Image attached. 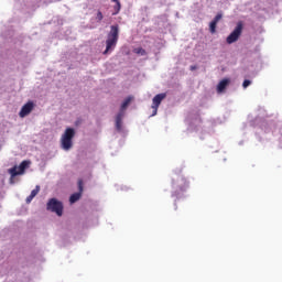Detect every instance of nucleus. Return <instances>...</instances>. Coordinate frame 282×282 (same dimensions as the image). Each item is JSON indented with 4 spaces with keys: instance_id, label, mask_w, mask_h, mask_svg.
Masks as SVG:
<instances>
[{
    "instance_id": "obj_1",
    "label": "nucleus",
    "mask_w": 282,
    "mask_h": 282,
    "mask_svg": "<svg viewBox=\"0 0 282 282\" xmlns=\"http://www.w3.org/2000/svg\"><path fill=\"white\" fill-rule=\"evenodd\" d=\"M120 34V29L118 25H111L110 32L108 33V37L106 40V50L104 51V54H109L116 45H118V39Z\"/></svg>"
},
{
    "instance_id": "obj_2",
    "label": "nucleus",
    "mask_w": 282,
    "mask_h": 282,
    "mask_svg": "<svg viewBox=\"0 0 282 282\" xmlns=\"http://www.w3.org/2000/svg\"><path fill=\"white\" fill-rule=\"evenodd\" d=\"M74 135H76V131L73 128H67L65 130L64 134L61 138V144L64 151H69V149L74 147V142L72 141L74 140Z\"/></svg>"
},
{
    "instance_id": "obj_3",
    "label": "nucleus",
    "mask_w": 282,
    "mask_h": 282,
    "mask_svg": "<svg viewBox=\"0 0 282 282\" xmlns=\"http://www.w3.org/2000/svg\"><path fill=\"white\" fill-rule=\"evenodd\" d=\"M46 209L55 213L57 217H63V203L56 198H51L47 202Z\"/></svg>"
},
{
    "instance_id": "obj_4",
    "label": "nucleus",
    "mask_w": 282,
    "mask_h": 282,
    "mask_svg": "<svg viewBox=\"0 0 282 282\" xmlns=\"http://www.w3.org/2000/svg\"><path fill=\"white\" fill-rule=\"evenodd\" d=\"M241 32H243V22H238L235 30L227 37L228 45H232V43H237L239 41V36H241Z\"/></svg>"
},
{
    "instance_id": "obj_5",
    "label": "nucleus",
    "mask_w": 282,
    "mask_h": 282,
    "mask_svg": "<svg viewBox=\"0 0 282 282\" xmlns=\"http://www.w3.org/2000/svg\"><path fill=\"white\" fill-rule=\"evenodd\" d=\"M30 166V161H22L19 166L14 165L13 167L8 170V173L11 175V180L17 177V175H23L25 173V169Z\"/></svg>"
},
{
    "instance_id": "obj_6",
    "label": "nucleus",
    "mask_w": 282,
    "mask_h": 282,
    "mask_svg": "<svg viewBox=\"0 0 282 282\" xmlns=\"http://www.w3.org/2000/svg\"><path fill=\"white\" fill-rule=\"evenodd\" d=\"M166 98V93L158 94L152 99V116H158V109L160 108V105H162V100Z\"/></svg>"
},
{
    "instance_id": "obj_7",
    "label": "nucleus",
    "mask_w": 282,
    "mask_h": 282,
    "mask_svg": "<svg viewBox=\"0 0 282 282\" xmlns=\"http://www.w3.org/2000/svg\"><path fill=\"white\" fill-rule=\"evenodd\" d=\"M31 111H34V101H28L24 106H22L19 116L21 118H25L30 116Z\"/></svg>"
},
{
    "instance_id": "obj_8",
    "label": "nucleus",
    "mask_w": 282,
    "mask_h": 282,
    "mask_svg": "<svg viewBox=\"0 0 282 282\" xmlns=\"http://www.w3.org/2000/svg\"><path fill=\"white\" fill-rule=\"evenodd\" d=\"M223 17L224 14L217 13L214 20L209 23V32L212 34H215V32H217V24L219 23V21H221Z\"/></svg>"
},
{
    "instance_id": "obj_9",
    "label": "nucleus",
    "mask_w": 282,
    "mask_h": 282,
    "mask_svg": "<svg viewBox=\"0 0 282 282\" xmlns=\"http://www.w3.org/2000/svg\"><path fill=\"white\" fill-rule=\"evenodd\" d=\"M78 188H79V193H74L73 195H70L69 197V202L72 204H76V202H78V199H80L82 195H83V180L78 181Z\"/></svg>"
},
{
    "instance_id": "obj_10",
    "label": "nucleus",
    "mask_w": 282,
    "mask_h": 282,
    "mask_svg": "<svg viewBox=\"0 0 282 282\" xmlns=\"http://www.w3.org/2000/svg\"><path fill=\"white\" fill-rule=\"evenodd\" d=\"M229 85H230V79L229 78H224L217 85V93L218 94H224V91H226V87H228Z\"/></svg>"
},
{
    "instance_id": "obj_11",
    "label": "nucleus",
    "mask_w": 282,
    "mask_h": 282,
    "mask_svg": "<svg viewBox=\"0 0 282 282\" xmlns=\"http://www.w3.org/2000/svg\"><path fill=\"white\" fill-rule=\"evenodd\" d=\"M122 118H124V112H119L116 117L117 131H122Z\"/></svg>"
},
{
    "instance_id": "obj_12",
    "label": "nucleus",
    "mask_w": 282,
    "mask_h": 282,
    "mask_svg": "<svg viewBox=\"0 0 282 282\" xmlns=\"http://www.w3.org/2000/svg\"><path fill=\"white\" fill-rule=\"evenodd\" d=\"M115 6L113 8V12H112V17H116V14H120V10H122V4H120V0H111Z\"/></svg>"
},
{
    "instance_id": "obj_13",
    "label": "nucleus",
    "mask_w": 282,
    "mask_h": 282,
    "mask_svg": "<svg viewBox=\"0 0 282 282\" xmlns=\"http://www.w3.org/2000/svg\"><path fill=\"white\" fill-rule=\"evenodd\" d=\"M131 100H133L132 96L127 97L123 102L121 104V110L120 112L124 113V110L127 109V107H129V105H131Z\"/></svg>"
},
{
    "instance_id": "obj_14",
    "label": "nucleus",
    "mask_w": 282,
    "mask_h": 282,
    "mask_svg": "<svg viewBox=\"0 0 282 282\" xmlns=\"http://www.w3.org/2000/svg\"><path fill=\"white\" fill-rule=\"evenodd\" d=\"M134 54H139L140 56H147V50L142 48V47H137L133 50Z\"/></svg>"
},
{
    "instance_id": "obj_15",
    "label": "nucleus",
    "mask_w": 282,
    "mask_h": 282,
    "mask_svg": "<svg viewBox=\"0 0 282 282\" xmlns=\"http://www.w3.org/2000/svg\"><path fill=\"white\" fill-rule=\"evenodd\" d=\"M41 191V186L36 185L35 188L31 192V197H36Z\"/></svg>"
},
{
    "instance_id": "obj_16",
    "label": "nucleus",
    "mask_w": 282,
    "mask_h": 282,
    "mask_svg": "<svg viewBox=\"0 0 282 282\" xmlns=\"http://www.w3.org/2000/svg\"><path fill=\"white\" fill-rule=\"evenodd\" d=\"M102 19H105V17L102 15V11L98 10V11H97L96 21H97L98 23H100V21H102Z\"/></svg>"
},
{
    "instance_id": "obj_17",
    "label": "nucleus",
    "mask_w": 282,
    "mask_h": 282,
    "mask_svg": "<svg viewBox=\"0 0 282 282\" xmlns=\"http://www.w3.org/2000/svg\"><path fill=\"white\" fill-rule=\"evenodd\" d=\"M252 85V82L250 79H245L242 83L243 89H247V87H250Z\"/></svg>"
},
{
    "instance_id": "obj_18",
    "label": "nucleus",
    "mask_w": 282,
    "mask_h": 282,
    "mask_svg": "<svg viewBox=\"0 0 282 282\" xmlns=\"http://www.w3.org/2000/svg\"><path fill=\"white\" fill-rule=\"evenodd\" d=\"M182 182L185 184L184 187H181V191H184L188 186V181L186 178H182Z\"/></svg>"
},
{
    "instance_id": "obj_19",
    "label": "nucleus",
    "mask_w": 282,
    "mask_h": 282,
    "mask_svg": "<svg viewBox=\"0 0 282 282\" xmlns=\"http://www.w3.org/2000/svg\"><path fill=\"white\" fill-rule=\"evenodd\" d=\"M32 199H34L33 196H31V194L26 197V204H30L32 202Z\"/></svg>"
},
{
    "instance_id": "obj_20",
    "label": "nucleus",
    "mask_w": 282,
    "mask_h": 282,
    "mask_svg": "<svg viewBox=\"0 0 282 282\" xmlns=\"http://www.w3.org/2000/svg\"><path fill=\"white\" fill-rule=\"evenodd\" d=\"M191 69H192V72H193V69H197V67H195V66H191Z\"/></svg>"
}]
</instances>
